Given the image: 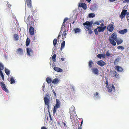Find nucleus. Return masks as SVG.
<instances>
[{"label": "nucleus", "mask_w": 129, "mask_h": 129, "mask_svg": "<svg viewBox=\"0 0 129 129\" xmlns=\"http://www.w3.org/2000/svg\"><path fill=\"white\" fill-rule=\"evenodd\" d=\"M50 97L49 94L47 93L46 94L44 98V100L45 104L47 106V108L49 110V105L50 103Z\"/></svg>", "instance_id": "f03ea898"}, {"label": "nucleus", "mask_w": 129, "mask_h": 129, "mask_svg": "<svg viewBox=\"0 0 129 129\" xmlns=\"http://www.w3.org/2000/svg\"><path fill=\"white\" fill-rule=\"evenodd\" d=\"M114 26L113 24H110L108 26L107 29L110 32H112L114 29Z\"/></svg>", "instance_id": "1a4fd4ad"}, {"label": "nucleus", "mask_w": 129, "mask_h": 129, "mask_svg": "<svg viewBox=\"0 0 129 129\" xmlns=\"http://www.w3.org/2000/svg\"><path fill=\"white\" fill-rule=\"evenodd\" d=\"M83 120H82L81 122L80 126H82V124H83Z\"/></svg>", "instance_id": "3c124183"}, {"label": "nucleus", "mask_w": 129, "mask_h": 129, "mask_svg": "<svg viewBox=\"0 0 129 129\" xmlns=\"http://www.w3.org/2000/svg\"><path fill=\"white\" fill-rule=\"evenodd\" d=\"M29 32L30 34L31 35H33L34 34V29L32 26H30L29 29Z\"/></svg>", "instance_id": "ddd939ff"}, {"label": "nucleus", "mask_w": 129, "mask_h": 129, "mask_svg": "<svg viewBox=\"0 0 129 129\" xmlns=\"http://www.w3.org/2000/svg\"><path fill=\"white\" fill-rule=\"evenodd\" d=\"M97 56L98 58H101L102 57L104 58L105 57V55L103 54H100L97 55Z\"/></svg>", "instance_id": "a878e982"}, {"label": "nucleus", "mask_w": 129, "mask_h": 129, "mask_svg": "<svg viewBox=\"0 0 129 129\" xmlns=\"http://www.w3.org/2000/svg\"><path fill=\"white\" fill-rule=\"evenodd\" d=\"M13 37L15 40L18 41V40L19 37L17 34H14V35Z\"/></svg>", "instance_id": "b1692460"}, {"label": "nucleus", "mask_w": 129, "mask_h": 129, "mask_svg": "<svg viewBox=\"0 0 129 129\" xmlns=\"http://www.w3.org/2000/svg\"><path fill=\"white\" fill-rule=\"evenodd\" d=\"M106 55L108 56H109L110 55V54L109 52L108 51H107L106 52Z\"/></svg>", "instance_id": "c03bdc74"}, {"label": "nucleus", "mask_w": 129, "mask_h": 129, "mask_svg": "<svg viewBox=\"0 0 129 129\" xmlns=\"http://www.w3.org/2000/svg\"><path fill=\"white\" fill-rule=\"evenodd\" d=\"M10 81L11 82L10 83L11 84H12L13 83H14L15 82V79L14 77H11L10 79Z\"/></svg>", "instance_id": "cd10ccee"}, {"label": "nucleus", "mask_w": 129, "mask_h": 129, "mask_svg": "<svg viewBox=\"0 0 129 129\" xmlns=\"http://www.w3.org/2000/svg\"><path fill=\"white\" fill-rule=\"evenodd\" d=\"M95 15L93 13H90L89 14L88 16L90 18H92L95 16Z\"/></svg>", "instance_id": "72a5a7b5"}, {"label": "nucleus", "mask_w": 129, "mask_h": 129, "mask_svg": "<svg viewBox=\"0 0 129 129\" xmlns=\"http://www.w3.org/2000/svg\"><path fill=\"white\" fill-rule=\"evenodd\" d=\"M105 84H107V85L106 86V87H107L108 86H109V85H108V81L107 79H106V81L105 82Z\"/></svg>", "instance_id": "de8ad7c7"}, {"label": "nucleus", "mask_w": 129, "mask_h": 129, "mask_svg": "<svg viewBox=\"0 0 129 129\" xmlns=\"http://www.w3.org/2000/svg\"><path fill=\"white\" fill-rule=\"evenodd\" d=\"M30 42V39L28 38H27L26 42V46H28L29 45Z\"/></svg>", "instance_id": "7c9ffc66"}, {"label": "nucleus", "mask_w": 129, "mask_h": 129, "mask_svg": "<svg viewBox=\"0 0 129 129\" xmlns=\"http://www.w3.org/2000/svg\"><path fill=\"white\" fill-rule=\"evenodd\" d=\"M63 124L64 125V126H66V123H65V122H63Z\"/></svg>", "instance_id": "338daca9"}, {"label": "nucleus", "mask_w": 129, "mask_h": 129, "mask_svg": "<svg viewBox=\"0 0 129 129\" xmlns=\"http://www.w3.org/2000/svg\"><path fill=\"white\" fill-rule=\"evenodd\" d=\"M91 0H86V1H87L88 3L90 2Z\"/></svg>", "instance_id": "e2e57ef3"}, {"label": "nucleus", "mask_w": 129, "mask_h": 129, "mask_svg": "<svg viewBox=\"0 0 129 129\" xmlns=\"http://www.w3.org/2000/svg\"><path fill=\"white\" fill-rule=\"evenodd\" d=\"M53 61L54 62H55L56 61V59H53Z\"/></svg>", "instance_id": "680f3d73"}, {"label": "nucleus", "mask_w": 129, "mask_h": 129, "mask_svg": "<svg viewBox=\"0 0 129 129\" xmlns=\"http://www.w3.org/2000/svg\"><path fill=\"white\" fill-rule=\"evenodd\" d=\"M26 3L27 7L29 8L32 7L31 0H26Z\"/></svg>", "instance_id": "2eb2a0df"}, {"label": "nucleus", "mask_w": 129, "mask_h": 129, "mask_svg": "<svg viewBox=\"0 0 129 129\" xmlns=\"http://www.w3.org/2000/svg\"><path fill=\"white\" fill-rule=\"evenodd\" d=\"M66 35L67 33L66 31H63L62 35V38H64H64H66Z\"/></svg>", "instance_id": "e433bc0d"}, {"label": "nucleus", "mask_w": 129, "mask_h": 129, "mask_svg": "<svg viewBox=\"0 0 129 129\" xmlns=\"http://www.w3.org/2000/svg\"><path fill=\"white\" fill-rule=\"evenodd\" d=\"M0 84L2 89L6 92H8V90L4 83L1 81Z\"/></svg>", "instance_id": "0eeeda50"}, {"label": "nucleus", "mask_w": 129, "mask_h": 129, "mask_svg": "<svg viewBox=\"0 0 129 129\" xmlns=\"http://www.w3.org/2000/svg\"><path fill=\"white\" fill-rule=\"evenodd\" d=\"M93 65V63L92 61L91 60H90L88 63V65L89 67L90 68L93 67L92 65Z\"/></svg>", "instance_id": "393cba45"}, {"label": "nucleus", "mask_w": 129, "mask_h": 129, "mask_svg": "<svg viewBox=\"0 0 129 129\" xmlns=\"http://www.w3.org/2000/svg\"><path fill=\"white\" fill-rule=\"evenodd\" d=\"M106 87L108 89V91L109 92H111L112 91H114L115 90V88L113 85L111 86L109 85Z\"/></svg>", "instance_id": "423d86ee"}, {"label": "nucleus", "mask_w": 129, "mask_h": 129, "mask_svg": "<svg viewBox=\"0 0 129 129\" xmlns=\"http://www.w3.org/2000/svg\"><path fill=\"white\" fill-rule=\"evenodd\" d=\"M127 11V10H123L121 13L125 15Z\"/></svg>", "instance_id": "79ce46f5"}, {"label": "nucleus", "mask_w": 129, "mask_h": 129, "mask_svg": "<svg viewBox=\"0 0 129 129\" xmlns=\"http://www.w3.org/2000/svg\"><path fill=\"white\" fill-rule=\"evenodd\" d=\"M61 59L63 61L64 60V58H61Z\"/></svg>", "instance_id": "13d9d810"}, {"label": "nucleus", "mask_w": 129, "mask_h": 129, "mask_svg": "<svg viewBox=\"0 0 129 129\" xmlns=\"http://www.w3.org/2000/svg\"><path fill=\"white\" fill-rule=\"evenodd\" d=\"M57 43V39H54L53 41V44L54 47L56 45Z\"/></svg>", "instance_id": "c9c22d12"}, {"label": "nucleus", "mask_w": 129, "mask_h": 129, "mask_svg": "<svg viewBox=\"0 0 129 129\" xmlns=\"http://www.w3.org/2000/svg\"><path fill=\"white\" fill-rule=\"evenodd\" d=\"M4 68V67L3 65L0 62V71L3 70Z\"/></svg>", "instance_id": "f704fd0d"}, {"label": "nucleus", "mask_w": 129, "mask_h": 129, "mask_svg": "<svg viewBox=\"0 0 129 129\" xmlns=\"http://www.w3.org/2000/svg\"><path fill=\"white\" fill-rule=\"evenodd\" d=\"M16 53L20 55H23V49L20 48L18 49L17 50Z\"/></svg>", "instance_id": "9d476101"}, {"label": "nucleus", "mask_w": 129, "mask_h": 129, "mask_svg": "<svg viewBox=\"0 0 129 129\" xmlns=\"http://www.w3.org/2000/svg\"><path fill=\"white\" fill-rule=\"evenodd\" d=\"M109 0L111 2H115L116 1V0Z\"/></svg>", "instance_id": "5fc2aeb1"}, {"label": "nucleus", "mask_w": 129, "mask_h": 129, "mask_svg": "<svg viewBox=\"0 0 129 129\" xmlns=\"http://www.w3.org/2000/svg\"><path fill=\"white\" fill-rule=\"evenodd\" d=\"M117 48L118 49H121V50H123L124 49V48L123 46H119L117 47Z\"/></svg>", "instance_id": "58836bf2"}, {"label": "nucleus", "mask_w": 129, "mask_h": 129, "mask_svg": "<svg viewBox=\"0 0 129 129\" xmlns=\"http://www.w3.org/2000/svg\"><path fill=\"white\" fill-rule=\"evenodd\" d=\"M109 41L111 44L115 46L116 45V44L115 41V40L110 39H109Z\"/></svg>", "instance_id": "6ab92c4d"}, {"label": "nucleus", "mask_w": 129, "mask_h": 129, "mask_svg": "<svg viewBox=\"0 0 129 129\" xmlns=\"http://www.w3.org/2000/svg\"><path fill=\"white\" fill-rule=\"evenodd\" d=\"M125 15V14L121 13V14L120 16V17L121 19H122L124 17Z\"/></svg>", "instance_id": "ea45409f"}, {"label": "nucleus", "mask_w": 129, "mask_h": 129, "mask_svg": "<svg viewBox=\"0 0 129 129\" xmlns=\"http://www.w3.org/2000/svg\"><path fill=\"white\" fill-rule=\"evenodd\" d=\"M56 57V55L55 54H54L52 56V59H55Z\"/></svg>", "instance_id": "a18cd8bd"}, {"label": "nucleus", "mask_w": 129, "mask_h": 129, "mask_svg": "<svg viewBox=\"0 0 129 129\" xmlns=\"http://www.w3.org/2000/svg\"><path fill=\"white\" fill-rule=\"evenodd\" d=\"M5 72L6 74L8 76H9L10 74V71L6 68H5Z\"/></svg>", "instance_id": "c756f323"}, {"label": "nucleus", "mask_w": 129, "mask_h": 129, "mask_svg": "<svg viewBox=\"0 0 129 129\" xmlns=\"http://www.w3.org/2000/svg\"><path fill=\"white\" fill-rule=\"evenodd\" d=\"M41 129H47V128L44 126H42L41 128Z\"/></svg>", "instance_id": "864d4df0"}, {"label": "nucleus", "mask_w": 129, "mask_h": 129, "mask_svg": "<svg viewBox=\"0 0 129 129\" xmlns=\"http://www.w3.org/2000/svg\"><path fill=\"white\" fill-rule=\"evenodd\" d=\"M27 54L30 56H31L34 54V52L31 48H27L26 49Z\"/></svg>", "instance_id": "6e6552de"}, {"label": "nucleus", "mask_w": 129, "mask_h": 129, "mask_svg": "<svg viewBox=\"0 0 129 129\" xmlns=\"http://www.w3.org/2000/svg\"><path fill=\"white\" fill-rule=\"evenodd\" d=\"M52 67H53L55 66V63H53V64H52Z\"/></svg>", "instance_id": "4d7b16f0"}, {"label": "nucleus", "mask_w": 129, "mask_h": 129, "mask_svg": "<svg viewBox=\"0 0 129 129\" xmlns=\"http://www.w3.org/2000/svg\"><path fill=\"white\" fill-rule=\"evenodd\" d=\"M68 20V19L67 18H65L63 20L64 23H65V22Z\"/></svg>", "instance_id": "8fccbe9b"}, {"label": "nucleus", "mask_w": 129, "mask_h": 129, "mask_svg": "<svg viewBox=\"0 0 129 129\" xmlns=\"http://www.w3.org/2000/svg\"><path fill=\"white\" fill-rule=\"evenodd\" d=\"M46 80L47 83H50L52 82L51 79L49 77H47L46 79Z\"/></svg>", "instance_id": "bb28decb"}, {"label": "nucleus", "mask_w": 129, "mask_h": 129, "mask_svg": "<svg viewBox=\"0 0 129 129\" xmlns=\"http://www.w3.org/2000/svg\"><path fill=\"white\" fill-rule=\"evenodd\" d=\"M94 74L96 75H98L99 74V71L96 68H94L91 69Z\"/></svg>", "instance_id": "dca6fc26"}, {"label": "nucleus", "mask_w": 129, "mask_h": 129, "mask_svg": "<svg viewBox=\"0 0 129 129\" xmlns=\"http://www.w3.org/2000/svg\"><path fill=\"white\" fill-rule=\"evenodd\" d=\"M60 102L59 100L58 99H56V104L54 105L53 110V114H55L56 110L57 108L60 107Z\"/></svg>", "instance_id": "7ed1b4c3"}, {"label": "nucleus", "mask_w": 129, "mask_h": 129, "mask_svg": "<svg viewBox=\"0 0 129 129\" xmlns=\"http://www.w3.org/2000/svg\"><path fill=\"white\" fill-rule=\"evenodd\" d=\"M96 63L101 67H103L106 64V63L102 60L97 62Z\"/></svg>", "instance_id": "f8f14e48"}, {"label": "nucleus", "mask_w": 129, "mask_h": 129, "mask_svg": "<svg viewBox=\"0 0 129 129\" xmlns=\"http://www.w3.org/2000/svg\"><path fill=\"white\" fill-rule=\"evenodd\" d=\"M60 36H59V35L58 36V38H57L58 39H59V38L60 37Z\"/></svg>", "instance_id": "774afa93"}, {"label": "nucleus", "mask_w": 129, "mask_h": 129, "mask_svg": "<svg viewBox=\"0 0 129 129\" xmlns=\"http://www.w3.org/2000/svg\"><path fill=\"white\" fill-rule=\"evenodd\" d=\"M74 30L75 33H79L80 32V29L78 28L74 29Z\"/></svg>", "instance_id": "473e14b6"}, {"label": "nucleus", "mask_w": 129, "mask_h": 129, "mask_svg": "<svg viewBox=\"0 0 129 129\" xmlns=\"http://www.w3.org/2000/svg\"><path fill=\"white\" fill-rule=\"evenodd\" d=\"M32 16H29L28 17L27 19V21L28 23H29H29L30 22V21L31 22V21L32 20L31 17Z\"/></svg>", "instance_id": "c85d7f7f"}, {"label": "nucleus", "mask_w": 129, "mask_h": 129, "mask_svg": "<svg viewBox=\"0 0 129 129\" xmlns=\"http://www.w3.org/2000/svg\"><path fill=\"white\" fill-rule=\"evenodd\" d=\"M49 117H50V121H51L52 120V117L49 112Z\"/></svg>", "instance_id": "09e8293b"}, {"label": "nucleus", "mask_w": 129, "mask_h": 129, "mask_svg": "<svg viewBox=\"0 0 129 129\" xmlns=\"http://www.w3.org/2000/svg\"><path fill=\"white\" fill-rule=\"evenodd\" d=\"M45 85H44V84L43 85V86H42V87L43 88H44L45 87Z\"/></svg>", "instance_id": "69168bd1"}, {"label": "nucleus", "mask_w": 129, "mask_h": 129, "mask_svg": "<svg viewBox=\"0 0 129 129\" xmlns=\"http://www.w3.org/2000/svg\"><path fill=\"white\" fill-rule=\"evenodd\" d=\"M59 81V80L58 78H56L53 79L52 81V83L54 84H57Z\"/></svg>", "instance_id": "5701e85b"}, {"label": "nucleus", "mask_w": 129, "mask_h": 129, "mask_svg": "<svg viewBox=\"0 0 129 129\" xmlns=\"http://www.w3.org/2000/svg\"><path fill=\"white\" fill-rule=\"evenodd\" d=\"M95 24H96L97 25H100L99 22L98 21H96V22H94L93 23V25H95Z\"/></svg>", "instance_id": "37998d69"}, {"label": "nucleus", "mask_w": 129, "mask_h": 129, "mask_svg": "<svg viewBox=\"0 0 129 129\" xmlns=\"http://www.w3.org/2000/svg\"><path fill=\"white\" fill-rule=\"evenodd\" d=\"M78 7H82L84 10L86 9H87L86 5V4L84 3H79L78 5Z\"/></svg>", "instance_id": "9b49d317"}, {"label": "nucleus", "mask_w": 129, "mask_h": 129, "mask_svg": "<svg viewBox=\"0 0 129 129\" xmlns=\"http://www.w3.org/2000/svg\"><path fill=\"white\" fill-rule=\"evenodd\" d=\"M111 38L112 39H114L115 41L117 38V36L116 33L114 32L113 33L111 36Z\"/></svg>", "instance_id": "f3484780"}, {"label": "nucleus", "mask_w": 129, "mask_h": 129, "mask_svg": "<svg viewBox=\"0 0 129 129\" xmlns=\"http://www.w3.org/2000/svg\"><path fill=\"white\" fill-rule=\"evenodd\" d=\"M104 26V24L103 23H101L100 25V27H102V26Z\"/></svg>", "instance_id": "603ef678"}, {"label": "nucleus", "mask_w": 129, "mask_h": 129, "mask_svg": "<svg viewBox=\"0 0 129 129\" xmlns=\"http://www.w3.org/2000/svg\"><path fill=\"white\" fill-rule=\"evenodd\" d=\"M52 92L53 93L54 96H55L54 97H56V94L54 90H53Z\"/></svg>", "instance_id": "49530a36"}, {"label": "nucleus", "mask_w": 129, "mask_h": 129, "mask_svg": "<svg viewBox=\"0 0 129 129\" xmlns=\"http://www.w3.org/2000/svg\"><path fill=\"white\" fill-rule=\"evenodd\" d=\"M93 22L92 21H86L83 24L84 26V28L86 31H88V34L91 35L93 33V31L91 29L92 25Z\"/></svg>", "instance_id": "f257e3e1"}, {"label": "nucleus", "mask_w": 129, "mask_h": 129, "mask_svg": "<svg viewBox=\"0 0 129 129\" xmlns=\"http://www.w3.org/2000/svg\"><path fill=\"white\" fill-rule=\"evenodd\" d=\"M0 74L1 75V76L2 77V78L3 80V81H4V75L3 73L2 72V71H0Z\"/></svg>", "instance_id": "4c0bfd02"}, {"label": "nucleus", "mask_w": 129, "mask_h": 129, "mask_svg": "<svg viewBox=\"0 0 129 129\" xmlns=\"http://www.w3.org/2000/svg\"><path fill=\"white\" fill-rule=\"evenodd\" d=\"M65 23H64V22H63V23L62 24V26H65Z\"/></svg>", "instance_id": "bf43d9fd"}, {"label": "nucleus", "mask_w": 129, "mask_h": 129, "mask_svg": "<svg viewBox=\"0 0 129 129\" xmlns=\"http://www.w3.org/2000/svg\"><path fill=\"white\" fill-rule=\"evenodd\" d=\"M118 45H119L121 44L123 42L122 39L121 38L117 39L115 41Z\"/></svg>", "instance_id": "a211bd4d"}, {"label": "nucleus", "mask_w": 129, "mask_h": 129, "mask_svg": "<svg viewBox=\"0 0 129 129\" xmlns=\"http://www.w3.org/2000/svg\"><path fill=\"white\" fill-rule=\"evenodd\" d=\"M109 75L111 77H115L116 78H119V75L118 74H117V72L115 70H110L109 72Z\"/></svg>", "instance_id": "39448f33"}, {"label": "nucleus", "mask_w": 129, "mask_h": 129, "mask_svg": "<svg viewBox=\"0 0 129 129\" xmlns=\"http://www.w3.org/2000/svg\"><path fill=\"white\" fill-rule=\"evenodd\" d=\"M94 98H98V96H99L98 93L97 92H96L94 94Z\"/></svg>", "instance_id": "a19ab883"}, {"label": "nucleus", "mask_w": 129, "mask_h": 129, "mask_svg": "<svg viewBox=\"0 0 129 129\" xmlns=\"http://www.w3.org/2000/svg\"><path fill=\"white\" fill-rule=\"evenodd\" d=\"M126 2L127 3L129 2V0H125Z\"/></svg>", "instance_id": "0e129e2a"}, {"label": "nucleus", "mask_w": 129, "mask_h": 129, "mask_svg": "<svg viewBox=\"0 0 129 129\" xmlns=\"http://www.w3.org/2000/svg\"><path fill=\"white\" fill-rule=\"evenodd\" d=\"M106 28V26H105L103 27H102L100 26H98L97 27L94 29V32L96 35H98V32L97 30L99 32H103L105 30V28Z\"/></svg>", "instance_id": "20e7f679"}, {"label": "nucleus", "mask_w": 129, "mask_h": 129, "mask_svg": "<svg viewBox=\"0 0 129 129\" xmlns=\"http://www.w3.org/2000/svg\"><path fill=\"white\" fill-rule=\"evenodd\" d=\"M62 42L61 44V48L60 49L61 50H62V49L63 48H64L65 46V41L64 40V38H62Z\"/></svg>", "instance_id": "412c9836"}, {"label": "nucleus", "mask_w": 129, "mask_h": 129, "mask_svg": "<svg viewBox=\"0 0 129 129\" xmlns=\"http://www.w3.org/2000/svg\"><path fill=\"white\" fill-rule=\"evenodd\" d=\"M53 69L55 71L57 72H61L62 71V69L57 67H54Z\"/></svg>", "instance_id": "aec40b11"}, {"label": "nucleus", "mask_w": 129, "mask_h": 129, "mask_svg": "<svg viewBox=\"0 0 129 129\" xmlns=\"http://www.w3.org/2000/svg\"><path fill=\"white\" fill-rule=\"evenodd\" d=\"M78 129H82L81 126H80L79 127H78Z\"/></svg>", "instance_id": "052dcab7"}, {"label": "nucleus", "mask_w": 129, "mask_h": 129, "mask_svg": "<svg viewBox=\"0 0 129 129\" xmlns=\"http://www.w3.org/2000/svg\"><path fill=\"white\" fill-rule=\"evenodd\" d=\"M62 34V32L60 31L59 34V36H61Z\"/></svg>", "instance_id": "6e6d98bb"}, {"label": "nucleus", "mask_w": 129, "mask_h": 129, "mask_svg": "<svg viewBox=\"0 0 129 129\" xmlns=\"http://www.w3.org/2000/svg\"><path fill=\"white\" fill-rule=\"evenodd\" d=\"M127 31V30L126 29H124L123 30H120L119 31V33L121 34H123L126 33Z\"/></svg>", "instance_id": "4be33fe9"}, {"label": "nucleus", "mask_w": 129, "mask_h": 129, "mask_svg": "<svg viewBox=\"0 0 129 129\" xmlns=\"http://www.w3.org/2000/svg\"><path fill=\"white\" fill-rule=\"evenodd\" d=\"M115 68L117 71L121 72L123 70L122 68L118 66H115Z\"/></svg>", "instance_id": "4468645a"}, {"label": "nucleus", "mask_w": 129, "mask_h": 129, "mask_svg": "<svg viewBox=\"0 0 129 129\" xmlns=\"http://www.w3.org/2000/svg\"><path fill=\"white\" fill-rule=\"evenodd\" d=\"M119 60L120 59L119 58H117L115 60L114 62V64L116 65L117 64V63L119 62Z\"/></svg>", "instance_id": "2f4dec72"}]
</instances>
